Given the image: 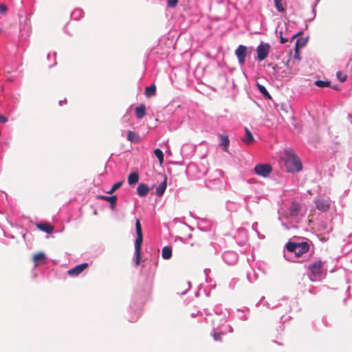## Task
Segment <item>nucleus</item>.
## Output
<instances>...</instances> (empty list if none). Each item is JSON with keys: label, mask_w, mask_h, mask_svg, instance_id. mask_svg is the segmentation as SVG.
I'll return each instance as SVG.
<instances>
[{"label": "nucleus", "mask_w": 352, "mask_h": 352, "mask_svg": "<svg viewBox=\"0 0 352 352\" xmlns=\"http://www.w3.org/2000/svg\"><path fill=\"white\" fill-rule=\"evenodd\" d=\"M302 32H297V33L294 34V35H292L291 38H292V39H294V38H296L297 36H300V35H302Z\"/></svg>", "instance_id": "nucleus-47"}, {"label": "nucleus", "mask_w": 352, "mask_h": 352, "mask_svg": "<svg viewBox=\"0 0 352 352\" xmlns=\"http://www.w3.org/2000/svg\"><path fill=\"white\" fill-rule=\"evenodd\" d=\"M214 312L217 315H223V317L221 319V323L223 324H226V316L223 314L221 305H217L214 307Z\"/></svg>", "instance_id": "nucleus-21"}, {"label": "nucleus", "mask_w": 352, "mask_h": 352, "mask_svg": "<svg viewBox=\"0 0 352 352\" xmlns=\"http://www.w3.org/2000/svg\"><path fill=\"white\" fill-rule=\"evenodd\" d=\"M247 278L250 283H253L256 279V275L253 270L247 272Z\"/></svg>", "instance_id": "nucleus-37"}, {"label": "nucleus", "mask_w": 352, "mask_h": 352, "mask_svg": "<svg viewBox=\"0 0 352 352\" xmlns=\"http://www.w3.org/2000/svg\"><path fill=\"white\" fill-rule=\"evenodd\" d=\"M123 184V182L122 181H119V182H117L116 183H115L111 188L107 191V192L108 194H112L115 191H116L118 188H120L121 187V186Z\"/></svg>", "instance_id": "nucleus-36"}, {"label": "nucleus", "mask_w": 352, "mask_h": 352, "mask_svg": "<svg viewBox=\"0 0 352 352\" xmlns=\"http://www.w3.org/2000/svg\"><path fill=\"white\" fill-rule=\"evenodd\" d=\"M267 66H268V67H272V63H269V64L267 65Z\"/></svg>", "instance_id": "nucleus-57"}, {"label": "nucleus", "mask_w": 352, "mask_h": 352, "mask_svg": "<svg viewBox=\"0 0 352 352\" xmlns=\"http://www.w3.org/2000/svg\"><path fill=\"white\" fill-rule=\"evenodd\" d=\"M221 177V170L216 169L212 175L208 177V181L206 182V187L208 189L217 190L223 188Z\"/></svg>", "instance_id": "nucleus-5"}, {"label": "nucleus", "mask_w": 352, "mask_h": 352, "mask_svg": "<svg viewBox=\"0 0 352 352\" xmlns=\"http://www.w3.org/2000/svg\"><path fill=\"white\" fill-rule=\"evenodd\" d=\"M7 10V7L3 4H0V14L6 12Z\"/></svg>", "instance_id": "nucleus-44"}, {"label": "nucleus", "mask_w": 352, "mask_h": 352, "mask_svg": "<svg viewBox=\"0 0 352 352\" xmlns=\"http://www.w3.org/2000/svg\"><path fill=\"white\" fill-rule=\"evenodd\" d=\"M245 136L243 138V141L245 143L250 144L254 141V138L251 131L247 127L245 128Z\"/></svg>", "instance_id": "nucleus-25"}, {"label": "nucleus", "mask_w": 352, "mask_h": 352, "mask_svg": "<svg viewBox=\"0 0 352 352\" xmlns=\"http://www.w3.org/2000/svg\"><path fill=\"white\" fill-rule=\"evenodd\" d=\"M248 199H249V196H245V197H244V201H245V203H247V201H248Z\"/></svg>", "instance_id": "nucleus-51"}, {"label": "nucleus", "mask_w": 352, "mask_h": 352, "mask_svg": "<svg viewBox=\"0 0 352 352\" xmlns=\"http://www.w3.org/2000/svg\"><path fill=\"white\" fill-rule=\"evenodd\" d=\"M148 191L149 188L146 184L141 183L138 185L137 192L140 197H145L148 194Z\"/></svg>", "instance_id": "nucleus-19"}, {"label": "nucleus", "mask_w": 352, "mask_h": 352, "mask_svg": "<svg viewBox=\"0 0 352 352\" xmlns=\"http://www.w3.org/2000/svg\"><path fill=\"white\" fill-rule=\"evenodd\" d=\"M65 101H66V99H65L64 100H60V101H59V104H60V105H62V103H63V102H65Z\"/></svg>", "instance_id": "nucleus-53"}, {"label": "nucleus", "mask_w": 352, "mask_h": 352, "mask_svg": "<svg viewBox=\"0 0 352 352\" xmlns=\"http://www.w3.org/2000/svg\"><path fill=\"white\" fill-rule=\"evenodd\" d=\"M314 204L316 205V208L322 212H327L331 206L329 200L324 199L321 197L316 198L314 200Z\"/></svg>", "instance_id": "nucleus-12"}, {"label": "nucleus", "mask_w": 352, "mask_h": 352, "mask_svg": "<svg viewBox=\"0 0 352 352\" xmlns=\"http://www.w3.org/2000/svg\"><path fill=\"white\" fill-rule=\"evenodd\" d=\"M300 205L296 202H293L289 209V215L287 217L288 223L282 222V226L286 230L292 228H297V224L301 221V218L299 215Z\"/></svg>", "instance_id": "nucleus-3"}, {"label": "nucleus", "mask_w": 352, "mask_h": 352, "mask_svg": "<svg viewBox=\"0 0 352 352\" xmlns=\"http://www.w3.org/2000/svg\"><path fill=\"white\" fill-rule=\"evenodd\" d=\"M135 116L138 120L142 119L146 115V107L144 104H140L135 107Z\"/></svg>", "instance_id": "nucleus-20"}, {"label": "nucleus", "mask_w": 352, "mask_h": 352, "mask_svg": "<svg viewBox=\"0 0 352 352\" xmlns=\"http://www.w3.org/2000/svg\"><path fill=\"white\" fill-rule=\"evenodd\" d=\"M245 210H246L248 212H250V207H249V205L248 204V203H246V204H245Z\"/></svg>", "instance_id": "nucleus-49"}, {"label": "nucleus", "mask_w": 352, "mask_h": 352, "mask_svg": "<svg viewBox=\"0 0 352 352\" xmlns=\"http://www.w3.org/2000/svg\"><path fill=\"white\" fill-rule=\"evenodd\" d=\"M83 15V10L80 8H76L71 13V17L74 20H79Z\"/></svg>", "instance_id": "nucleus-30"}, {"label": "nucleus", "mask_w": 352, "mask_h": 352, "mask_svg": "<svg viewBox=\"0 0 352 352\" xmlns=\"http://www.w3.org/2000/svg\"><path fill=\"white\" fill-rule=\"evenodd\" d=\"M294 58L298 60H300L301 59V58L300 56V54L298 52V49L295 48V53L294 55Z\"/></svg>", "instance_id": "nucleus-42"}, {"label": "nucleus", "mask_w": 352, "mask_h": 352, "mask_svg": "<svg viewBox=\"0 0 352 352\" xmlns=\"http://www.w3.org/2000/svg\"><path fill=\"white\" fill-rule=\"evenodd\" d=\"M336 77L342 82H344L346 80V75L343 74L341 71L337 72Z\"/></svg>", "instance_id": "nucleus-39"}, {"label": "nucleus", "mask_w": 352, "mask_h": 352, "mask_svg": "<svg viewBox=\"0 0 352 352\" xmlns=\"http://www.w3.org/2000/svg\"><path fill=\"white\" fill-rule=\"evenodd\" d=\"M286 159L285 167L288 173H297L302 169V164L300 158L293 149L289 148L285 151Z\"/></svg>", "instance_id": "nucleus-2"}, {"label": "nucleus", "mask_w": 352, "mask_h": 352, "mask_svg": "<svg viewBox=\"0 0 352 352\" xmlns=\"http://www.w3.org/2000/svg\"><path fill=\"white\" fill-rule=\"evenodd\" d=\"M330 81L329 80H317L315 81L314 85L318 87L323 88V87H328L330 86Z\"/></svg>", "instance_id": "nucleus-33"}, {"label": "nucleus", "mask_w": 352, "mask_h": 352, "mask_svg": "<svg viewBox=\"0 0 352 352\" xmlns=\"http://www.w3.org/2000/svg\"><path fill=\"white\" fill-rule=\"evenodd\" d=\"M156 93V86L155 84H152L150 86H148L145 89V96L147 98H151Z\"/></svg>", "instance_id": "nucleus-27"}, {"label": "nucleus", "mask_w": 352, "mask_h": 352, "mask_svg": "<svg viewBox=\"0 0 352 352\" xmlns=\"http://www.w3.org/2000/svg\"><path fill=\"white\" fill-rule=\"evenodd\" d=\"M239 318L242 320H246L248 319V316L247 314H243L241 316H239Z\"/></svg>", "instance_id": "nucleus-46"}, {"label": "nucleus", "mask_w": 352, "mask_h": 352, "mask_svg": "<svg viewBox=\"0 0 352 352\" xmlns=\"http://www.w3.org/2000/svg\"><path fill=\"white\" fill-rule=\"evenodd\" d=\"M312 12L314 13V17H315V16H316V9H315V7L313 8Z\"/></svg>", "instance_id": "nucleus-50"}, {"label": "nucleus", "mask_w": 352, "mask_h": 352, "mask_svg": "<svg viewBox=\"0 0 352 352\" xmlns=\"http://www.w3.org/2000/svg\"><path fill=\"white\" fill-rule=\"evenodd\" d=\"M31 30V26L29 21H25V23L21 24L20 25V31L22 34L24 32L26 33L27 35H29Z\"/></svg>", "instance_id": "nucleus-29"}, {"label": "nucleus", "mask_w": 352, "mask_h": 352, "mask_svg": "<svg viewBox=\"0 0 352 352\" xmlns=\"http://www.w3.org/2000/svg\"><path fill=\"white\" fill-rule=\"evenodd\" d=\"M50 54H47V58H48V59H50Z\"/></svg>", "instance_id": "nucleus-58"}, {"label": "nucleus", "mask_w": 352, "mask_h": 352, "mask_svg": "<svg viewBox=\"0 0 352 352\" xmlns=\"http://www.w3.org/2000/svg\"><path fill=\"white\" fill-rule=\"evenodd\" d=\"M195 316H196V314H193V313H192V314H191V316H192V317H195Z\"/></svg>", "instance_id": "nucleus-56"}, {"label": "nucleus", "mask_w": 352, "mask_h": 352, "mask_svg": "<svg viewBox=\"0 0 352 352\" xmlns=\"http://www.w3.org/2000/svg\"><path fill=\"white\" fill-rule=\"evenodd\" d=\"M97 199L108 201L110 204V206H109L110 208L112 210H115L116 204H117V200H118L116 195H111V196L98 195Z\"/></svg>", "instance_id": "nucleus-14"}, {"label": "nucleus", "mask_w": 352, "mask_h": 352, "mask_svg": "<svg viewBox=\"0 0 352 352\" xmlns=\"http://www.w3.org/2000/svg\"><path fill=\"white\" fill-rule=\"evenodd\" d=\"M167 187V178L164 177V179L162 182H161L155 189V194L157 197H162Z\"/></svg>", "instance_id": "nucleus-17"}, {"label": "nucleus", "mask_w": 352, "mask_h": 352, "mask_svg": "<svg viewBox=\"0 0 352 352\" xmlns=\"http://www.w3.org/2000/svg\"><path fill=\"white\" fill-rule=\"evenodd\" d=\"M309 248L310 245L308 241H289L285 245L283 256L288 261L301 263L307 258L304 254L309 252Z\"/></svg>", "instance_id": "nucleus-1"}, {"label": "nucleus", "mask_w": 352, "mask_h": 352, "mask_svg": "<svg viewBox=\"0 0 352 352\" xmlns=\"http://www.w3.org/2000/svg\"><path fill=\"white\" fill-rule=\"evenodd\" d=\"M222 258L227 265H234L238 262L239 256L236 252L228 250L222 254Z\"/></svg>", "instance_id": "nucleus-10"}, {"label": "nucleus", "mask_w": 352, "mask_h": 352, "mask_svg": "<svg viewBox=\"0 0 352 352\" xmlns=\"http://www.w3.org/2000/svg\"><path fill=\"white\" fill-rule=\"evenodd\" d=\"M135 232L137 235L143 234L141 223L139 219H137L135 221Z\"/></svg>", "instance_id": "nucleus-38"}, {"label": "nucleus", "mask_w": 352, "mask_h": 352, "mask_svg": "<svg viewBox=\"0 0 352 352\" xmlns=\"http://www.w3.org/2000/svg\"><path fill=\"white\" fill-rule=\"evenodd\" d=\"M127 140L131 142H138L139 141V135L134 131H129L127 132Z\"/></svg>", "instance_id": "nucleus-31"}, {"label": "nucleus", "mask_w": 352, "mask_h": 352, "mask_svg": "<svg viewBox=\"0 0 352 352\" xmlns=\"http://www.w3.org/2000/svg\"><path fill=\"white\" fill-rule=\"evenodd\" d=\"M318 1H319V0H317V1H316V3H317Z\"/></svg>", "instance_id": "nucleus-59"}, {"label": "nucleus", "mask_w": 352, "mask_h": 352, "mask_svg": "<svg viewBox=\"0 0 352 352\" xmlns=\"http://www.w3.org/2000/svg\"><path fill=\"white\" fill-rule=\"evenodd\" d=\"M154 154L157 158L160 164H162L164 162V153L162 151L160 148H155L154 150Z\"/></svg>", "instance_id": "nucleus-34"}, {"label": "nucleus", "mask_w": 352, "mask_h": 352, "mask_svg": "<svg viewBox=\"0 0 352 352\" xmlns=\"http://www.w3.org/2000/svg\"><path fill=\"white\" fill-rule=\"evenodd\" d=\"M198 228H199V229H200L201 230H204V231H206V229H202V228H201V226H200V224H199V223L198 224Z\"/></svg>", "instance_id": "nucleus-54"}, {"label": "nucleus", "mask_w": 352, "mask_h": 352, "mask_svg": "<svg viewBox=\"0 0 352 352\" xmlns=\"http://www.w3.org/2000/svg\"><path fill=\"white\" fill-rule=\"evenodd\" d=\"M55 65H56V61H54V63L52 65H50L49 67L51 68L53 66H54Z\"/></svg>", "instance_id": "nucleus-52"}, {"label": "nucleus", "mask_w": 352, "mask_h": 352, "mask_svg": "<svg viewBox=\"0 0 352 352\" xmlns=\"http://www.w3.org/2000/svg\"><path fill=\"white\" fill-rule=\"evenodd\" d=\"M323 263L320 260L316 261L307 266V276L312 282L320 281L323 278Z\"/></svg>", "instance_id": "nucleus-4"}, {"label": "nucleus", "mask_w": 352, "mask_h": 352, "mask_svg": "<svg viewBox=\"0 0 352 352\" xmlns=\"http://www.w3.org/2000/svg\"><path fill=\"white\" fill-rule=\"evenodd\" d=\"M308 41L307 38H298L296 41L295 48L300 49L305 46Z\"/></svg>", "instance_id": "nucleus-32"}, {"label": "nucleus", "mask_w": 352, "mask_h": 352, "mask_svg": "<svg viewBox=\"0 0 352 352\" xmlns=\"http://www.w3.org/2000/svg\"><path fill=\"white\" fill-rule=\"evenodd\" d=\"M274 6L276 8V10L280 13L285 12V10L283 6L282 0H274Z\"/></svg>", "instance_id": "nucleus-35"}, {"label": "nucleus", "mask_w": 352, "mask_h": 352, "mask_svg": "<svg viewBox=\"0 0 352 352\" xmlns=\"http://www.w3.org/2000/svg\"><path fill=\"white\" fill-rule=\"evenodd\" d=\"M254 170L257 175L267 177L272 173V168L268 164H258L254 166Z\"/></svg>", "instance_id": "nucleus-8"}, {"label": "nucleus", "mask_w": 352, "mask_h": 352, "mask_svg": "<svg viewBox=\"0 0 352 352\" xmlns=\"http://www.w3.org/2000/svg\"><path fill=\"white\" fill-rule=\"evenodd\" d=\"M213 326H214V328L215 327L214 321H213ZM216 327H217V329H220V332H214L212 336H213V339L215 341H221V334H225L226 333L227 330L230 333H232V331H233L232 327L230 324H223H223H221V326L217 325Z\"/></svg>", "instance_id": "nucleus-11"}, {"label": "nucleus", "mask_w": 352, "mask_h": 352, "mask_svg": "<svg viewBox=\"0 0 352 352\" xmlns=\"http://www.w3.org/2000/svg\"><path fill=\"white\" fill-rule=\"evenodd\" d=\"M210 272V269H205L204 270V274H205L206 277V282H209L208 274Z\"/></svg>", "instance_id": "nucleus-45"}, {"label": "nucleus", "mask_w": 352, "mask_h": 352, "mask_svg": "<svg viewBox=\"0 0 352 352\" xmlns=\"http://www.w3.org/2000/svg\"><path fill=\"white\" fill-rule=\"evenodd\" d=\"M37 228L47 234H50L53 231V227L45 223H37Z\"/></svg>", "instance_id": "nucleus-22"}, {"label": "nucleus", "mask_w": 352, "mask_h": 352, "mask_svg": "<svg viewBox=\"0 0 352 352\" xmlns=\"http://www.w3.org/2000/svg\"><path fill=\"white\" fill-rule=\"evenodd\" d=\"M134 311L135 314L133 316L129 317V321L131 322L137 321L141 314L140 305H134L133 307V305L131 304L129 307V311Z\"/></svg>", "instance_id": "nucleus-16"}, {"label": "nucleus", "mask_w": 352, "mask_h": 352, "mask_svg": "<svg viewBox=\"0 0 352 352\" xmlns=\"http://www.w3.org/2000/svg\"><path fill=\"white\" fill-rule=\"evenodd\" d=\"M179 0H167V6L170 8H175Z\"/></svg>", "instance_id": "nucleus-40"}, {"label": "nucleus", "mask_w": 352, "mask_h": 352, "mask_svg": "<svg viewBox=\"0 0 352 352\" xmlns=\"http://www.w3.org/2000/svg\"><path fill=\"white\" fill-rule=\"evenodd\" d=\"M256 86L259 92L263 95V96L265 99L272 98L271 95L269 94L268 91L267 90L266 87L264 85L257 83Z\"/></svg>", "instance_id": "nucleus-26"}, {"label": "nucleus", "mask_w": 352, "mask_h": 352, "mask_svg": "<svg viewBox=\"0 0 352 352\" xmlns=\"http://www.w3.org/2000/svg\"><path fill=\"white\" fill-rule=\"evenodd\" d=\"M236 282V280L235 279H232L229 284L230 287L233 288Z\"/></svg>", "instance_id": "nucleus-48"}, {"label": "nucleus", "mask_w": 352, "mask_h": 352, "mask_svg": "<svg viewBox=\"0 0 352 352\" xmlns=\"http://www.w3.org/2000/svg\"><path fill=\"white\" fill-rule=\"evenodd\" d=\"M143 234H138L135 241L134 260L136 266L139 265L141 261V247L143 243Z\"/></svg>", "instance_id": "nucleus-7"}, {"label": "nucleus", "mask_w": 352, "mask_h": 352, "mask_svg": "<svg viewBox=\"0 0 352 352\" xmlns=\"http://www.w3.org/2000/svg\"><path fill=\"white\" fill-rule=\"evenodd\" d=\"M139 181V175L136 172H133L128 177V183L129 185H133Z\"/></svg>", "instance_id": "nucleus-28"}, {"label": "nucleus", "mask_w": 352, "mask_h": 352, "mask_svg": "<svg viewBox=\"0 0 352 352\" xmlns=\"http://www.w3.org/2000/svg\"><path fill=\"white\" fill-rule=\"evenodd\" d=\"M280 42L283 44L286 43L288 41V38L283 36L282 32H280Z\"/></svg>", "instance_id": "nucleus-43"}, {"label": "nucleus", "mask_w": 352, "mask_h": 352, "mask_svg": "<svg viewBox=\"0 0 352 352\" xmlns=\"http://www.w3.org/2000/svg\"><path fill=\"white\" fill-rule=\"evenodd\" d=\"M270 45L269 43H261L256 47L257 59L259 61L265 60L270 53Z\"/></svg>", "instance_id": "nucleus-9"}, {"label": "nucleus", "mask_w": 352, "mask_h": 352, "mask_svg": "<svg viewBox=\"0 0 352 352\" xmlns=\"http://www.w3.org/2000/svg\"><path fill=\"white\" fill-rule=\"evenodd\" d=\"M220 140V145L223 146V150L227 151V148L229 146L230 140L228 135L220 134L219 135Z\"/></svg>", "instance_id": "nucleus-24"}, {"label": "nucleus", "mask_w": 352, "mask_h": 352, "mask_svg": "<svg viewBox=\"0 0 352 352\" xmlns=\"http://www.w3.org/2000/svg\"><path fill=\"white\" fill-rule=\"evenodd\" d=\"M46 255L44 252H39L33 256V261L34 263V267L40 264H44L46 263Z\"/></svg>", "instance_id": "nucleus-15"}, {"label": "nucleus", "mask_w": 352, "mask_h": 352, "mask_svg": "<svg viewBox=\"0 0 352 352\" xmlns=\"http://www.w3.org/2000/svg\"><path fill=\"white\" fill-rule=\"evenodd\" d=\"M172 248L170 246H165L162 250V256L164 259L168 260L172 257Z\"/></svg>", "instance_id": "nucleus-23"}, {"label": "nucleus", "mask_w": 352, "mask_h": 352, "mask_svg": "<svg viewBox=\"0 0 352 352\" xmlns=\"http://www.w3.org/2000/svg\"><path fill=\"white\" fill-rule=\"evenodd\" d=\"M241 206V204L235 201H227L226 203V210L230 212L238 211Z\"/></svg>", "instance_id": "nucleus-18"}, {"label": "nucleus", "mask_w": 352, "mask_h": 352, "mask_svg": "<svg viewBox=\"0 0 352 352\" xmlns=\"http://www.w3.org/2000/svg\"><path fill=\"white\" fill-rule=\"evenodd\" d=\"M252 48L248 47L243 45H239L234 51V54L237 58L238 63L241 67L245 63L246 57L251 54Z\"/></svg>", "instance_id": "nucleus-6"}, {"label": "nucleus", "mask_w": 352, "mask_h": 352, "mask_svg": "<svg viewBox=\"0 0 352 352\" xmlns=\"http://www.w3.org/2000/svg\"><path fill=\"white\" fill-rule=\"evenodd\" d=\"M289 60H288L287 61L286 64H285V65H286V66H287V67H289Z\"/></svg>", "instance_id": "nucleus-55"}, {"label": "nucleus", "mask_w": 352, "mask_h": 352, "mask_svg": "<svg viewBox=\"0 0 352 352\" xmlns=\"http://www.w3.org/2000/svg\"><path fill=\"white\" fill-rule=\"evenodd\" d=\"M89 264L87 263H81L75 266L74 267L67 271V274L70 276L75 277L78 276L81 274L87 267Z\"/></svg>", "instance_id": "nucleus-13"}, {"label": "nucleus", "mask_w": 352, "mask_h": 352, "mask_svg": "<svg viewBox=\"0 0 352 352\" xmlns=\"http://www.w3.org/2000/svg\"><path fill=\"white\" fill-rule=\"evenodd\" d=\"M239 234H241L243 238V241L241 242V245H243L248 240V234L245 229H241V230H239Z\"/></svg>", "instance_id": "nucleus-41"}]
</instances>
